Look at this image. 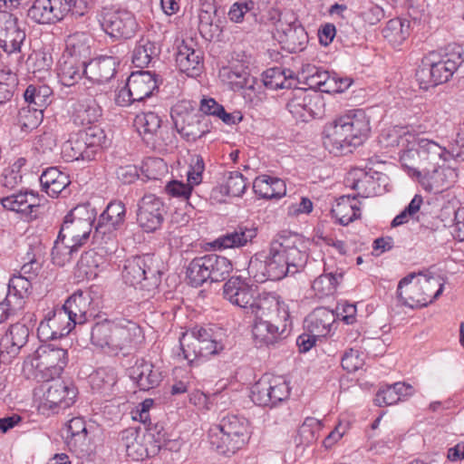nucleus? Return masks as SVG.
Here are the masks:
<instances>
[{
    "mask_svg": "<svg viewBox=\"0 0 464 464\" xmlns=\"http://www.w3.org/2000/svg\"><path fill=\"white\" fill-rule=\"evenodd\" d=\"M44 118V111L37 107L26 105L22 107L17 114V121L22 130H34L39 126Z\"/></svg>",
    "mask_w": 464,
    "mask_h": 464,
    "instance_id": "6e6d98bb",
    "label": "nucleus"
},
{
    "mask_svg": "<svg viewBox=\"0 0 464 464\" xmlns=\"http://www.w3.org/2000/svg\"><path fill=\"white\" fill-rule=\"evenodd\" d=\"M336 315L333 310L325 307L314 309L304 320L307 332L318 337L326 336L330 332Z\"/></svg>",
    "mask_w": 464,
    "mask_h": 464,
    "instance_id": "2f4dec72",
    "label": "nucleus"
},
{
    "mask_svg": "<svg viewBox=\"0 0 464 464\" xmlns=\"http://www.w3.org/2000/svg\"><path fill=\"white\" fill-rule=\"evenodd\" d=\"M415 273H411L400 280L397 297L402 305L417 308L427 306L438 299L443 292V284L434 276L425 277L423 281L413 282Z\"/></svg>",
    "mask_w": 464,
    "mask_h": 464,
    "instance_id": "39448f33",
    "label": "nucleus"
},
{
    "mask_svg": "<svg viewBox=\"0 0 464 464\" xmlns=\"http://www.w3.org/2000/svg\"><path fill=\"white\" fill-rule=\"evenodd\" d=\"M179 343L184 359L188 361L190 366L208 359L207 354L208 349L201 347L200 342L196 338V334H193V329L182 334L179 338Z\"/></svg>",
    "mask_w": 464,
    "mask_h": 464,
    "instance_id": "c9c22d12",
    "label": "nucleus"
},
{
    "mask_svg": "<svg viewBox=\"0 0 464 464\" xmlns=\"http://www.w3.org/2000/svg\"><path fill=\"white\" fill-rule=\"evenodd\" d=\"M413 172L415 173L414 178L425 191L437 194L444 189L443 179L445 174L443 169L439 167L424 172L420 170H414Z\"/></svg>",
    "mask_w": 464,
    "mask_h": 464,
    "instance_id": "49530a36",
    "label": "nucleus"
},
{
    "mask_svg": "<svg viewBox=\"0 0 464 464\" xmlns=\"http://www.w3.org/2000/svg\"><path fill=\"white\" fill-rule=\"evenodd\" d=\"M208 255L193 258L186 268L188 284L193 287L201 286L209 280Z\"/></svg>",
    "mask_w": 464,
    "mask_h": 464,
    "instance_id": "79ce46f5",
    "label": "nucleus"
},
{
    "mask_svg": "<svg viewBox=\"0 0 464 464\" xmlns=\"http://www.w3.org/2000/svg\"><path fill=\"white\" fill-rule=\"evenodd\" d=\"M255 314H260L274 326H278V332L284 338H286L290 334L292 322L290 320L288 307L284 303H280L274 295L267 293L262 294L259 305Z\"/></svg>",
    "mask_w": 464,
    "mask_h": 464,
    "instance_id": "2eb2a0df",
    "label": "nucleus"
},
{
    "mask_svg": "<svg viewBox=\"0 0 464 464\" xmlns=\"http://www.w3.org/2000/svg\"><path fill=\"white\" fill-rule=\"evenodd\" d=\"M88 304V298L82 292H77L72 295L59 309L63 310L69 321L76 326L86 322Z\"/></svg>",
    "mask_w": 464,
    "mask_h": 464,
    "instance_id": "e433bc0d",
    "label": "nucleus"
},
{
    "mask_svg": "<svg viewBox=\"0 0 464 464\" xmlns=\"http://www.w3.org/2000/svg\"><path fill=\"white\" fill-rule=\"evenodd\" d=\"M158 77L155 72L150 71L132 72L127 81L134 93V100L140 102L150 97L154 91L159 89Z\"/></svg>",
    "mask_w": 464,
    "mask_h": 464,
    "instance_id": "c85d7f7f",
    "label": "nucleus"
},
{
    "mask_svg": "<svg viewBox=\"0 0 464 464\" xmlns=\"http://www.w3.org/2000/svg\"><path fill=\"white\" fill-rule=\"evenodd\" d=\"M100 24L103 31L115 39L131 38L138 27L135 17L127 10L105 12L102 14Z\"/></svg>",
    "mask_w": 464,
    "mask_h": 464,
    "instance_id": "dca6fc26",
    "label": "nucleus"
},
{
    "mask_svg": "<svg viewBox=\"0 0 464 464\" xmlns=\"http://www.w3.org/2000/svg\"><path fill=\"white\" fill-rule=\"evenodd\" d=\"M267 19L276 29L275 37L282 48L289 53L304 50L308 44V34L292 10L271 9Z\"/></svg>",
    "mask_w": 464,
    "mask_h": 464,
    "instance_id": "20e7f679",
    "label": "nucleus"
},
{
    "mask_svg": "<svg viewBox=\"0 0 464 464\" xmlns=\"http://www.w3.org/2000/svg\"><path fill=\"white\" fill-rule=\"evenodd\" d=\"M92 155L95 158L97 152L106 145L107 138L104 130L97 125H92L79 130Z\"/></svg>",
    "mask_w": 464,
    "mask_h": 464,
    "instance_id": "864d4df0",
    "label": "nucleus"
},
{
    "mask_svg": "<svg viewBox=\"0 0 464 464\" xmlns=\"http://www.w3.org/2000/svg\"><path fill=\"white\" fill-rule=\"evenodd\" d=\"M148 436L151 440V453L156 455L160 450V445L169 438L167 431L162 423H150L147 428Z\"/></svg>",
    "mask_w": 464,
    "mask_h": 464,
    "instance_id": "69168bd1",
    "label": "nucleus"
},
{
    "mask_svg": "<svg viewBox=\"0 0 464 464\" xmlns=\"http://www.w3.org/2000/svg\"><path fill=\"white\" fill-rule=\"evenodd\" d=\"M320 422L314 418H306L298 430V435L295 438L297 445L308 446L317 440L314 428L319 429Z\"/></svg>",
    "mask_w": 464,
    "mask_h": 464,
    "instance_id": "680f3d73",
    "label": "nucleus"
},
{
    "mask_svg": "<svg viewBox=\"0 0 464 464\" xmlns=\"http://www.w3.org/2000/svg\"><path fill=\"white\" fill-rule=\"evenodd\" d=\"M342 278V273L323 274L314 280L312 288L319 297L328 296L335 292Z\"/></svg>",
    "mask_w": 464,
    "mask_h": 464,
    "instance_id": "8fccbe9b",
    "label": "nucleus"
},
{
    "mask_svg": "<svg viewBox=\"0 0 464 464\" xmlns=\"http://www.w3.org/2000/svg\"><path fill=\"white\" fill-rule=\"evenodd\" d=\"M57 76L63 85L73 86L83 76L87 78V64L62 55L57 66Z\"/></svg>",
    "mask_w": 464,
    "mask_h": 464,
    "instance_id": "7c9ffc66",
    "label": "nucleus"
},
{
    "mask_svg": "<svg viewBox=\"0 0 464 464\" xmlns=\"http://www.w3.org/2000/svg\"><path fill=\"white\" fill-rule=\"evenodd\" d=\"M126 208L120 200L111 201L100 215L92 235V242L105 249L112 251L114 246L115 231L124 223Z\"/></svg>",
    "mask_w": 464,
    "mask_h": 464,
    "instance_id": "0eeeda50",
    "label": "nucleus"
},
{
    "mask_svg": "<svg viewBox=\"0 0 464 464\" xmlns=\"http://www.w3.org/2000/svg\"><path fill=\"white\" fill-rule=\"evenodd\" d=\"M255 320L252 328L253 337L257 344L270 345L279 340L285 339L278 332V326H274L260 314H254Z\"/></svg>",
    "mask_w": 464,
    "mask_h": 464,
    "instance_id": "4c0bfd02",
    "label": "nucleus"
},
{
    "mask_svg": "<svg viewBox=\"0 0 464 464\" xmlns=\"http://www.w3.org/2000/svg\"><path fill=\"white\" fill-rule=\"evenodd\" d=\"M219 78L228 84L232 91L254 90L255 79L242 68L223 67L219 71Z\"/></svg>",
    "mask_w": 464,
    "mask_h": 464,
    "instance_id": "ea45409f",
    "label": "nucleus"
},
{
    "mask_svg": "<svg viewBox=\"0 0 464 464\" xmlns=\"http://www.w3.org/2000/svg\"><path fill=\"white\" fill-rule=\"evenodd\" d=\"M384 15L383 9L372 2H367L358 11V16L370 25L377 24Z\"/></svg>",
    "mask_w": 464,
    "mask_h": 464,
    "instance_id": "0e129e2a",
    "label": "nucleus"
},
{
    "mask_svg": "<svg viewBox=\"0 0 464 464\" xmlns=\"http://www.w3.org/2000/svg\"><path fill=\"white\" fill-rule=\"evenodd\" d=\"M120 58L113 55H101L91 59L87 64V79L96 83L108 82L116 73Z\"/></svg>",
    "mask_w": 464,
    "mask_h": 464,
    "instance_id": "a878e982",
    "label": "nucleus"
},
{
    "mask_svg": "<svg viewBox=\"0 0 464 464\" xmlns=\"http://www.w3.org/2000/svg\"><path fill=\"white\" fill-rule=\"evenodd\" d=\"M320 96H311L304 89H298L288 101L286 107L289 112L297 120L307 122L318 115Z\"/></svg>",
    "mask_w": 464,
    "mask_h": 464,
    "instance_id": "5701e85b",
    "label": "nucleus"
},
{
    "mask_svg": "<svg viewBox=\"0 0 464 464\" xmlns=\"http://www.w3.org/2000/svg\"><path fill=\"white\" fill-rule=\"evenodd\" d=\"M383 37L394 47L401 45L410 35V21L393 18L382 30Z\"/></svg>",
    "mask_w": 464,
    "mask_h": 464,
    "instance_id": "c03bdc74",
    "label": "nucleus"
},
{
    "mask_svg": "<svg viewBox=\"0 0 464 464\" xmlns=\"http://www.w3.org/2000/svg\"><path fill=\"white\" fill-rule=\"evenodd\" d=\"M256 289L240 276H231L223 285V296L230 304L237 305L247 314H255L261 295H255Z\"/></svg>",
    "mask_w": 464,
    "mask_h": 464,
    "instance_id": "f8f14e48",
    "label": "nucleus"
},
{
    "mask_svg": "<svg viewBox=\"0 0 464 464\" xmlns=\"http://www.w3.org/2000/svg\"><path fill=\"white\" fill-rule=\"evenodd\" d=\"M25 32L17 24L0 41V47L7 54H19L25 40Z\"/></svg>",
    "mask_w": 464,
    "mask_h": 464,
    "instance_id": "13d9d810",
    "label": "nucleus"
},
{
    "mask_svg": "<svg viewBox=\"0 0 464 464\" xmlns=\"http://www.w3.org/2000/svg\"><path fill=\"white\" fill-rule=\"evenodd\" d=\"M308 260L304 242L296 235L272 242L265 261H251L248 268L257 283L277 281L302 271Z\"/></svg>",
    "mask_w": 464,
    "mask_h": 464,
    "instance_id": "f257e3e1",
    "label": "nucleus"
},
{
    "mask_svg": "<svg viewBox=\"0 0 464 464\" xmlns=\"http://www.w3.org/2000/svg\"><path fill=\"white\" fill-rule=\"evenodd\" d=\"M30 335L29 328L24 324H12L1 339V346L10 358L15 357L27 343Z\"/></svg>",
    "mask_w": 464,
    "mask_h": 464,
    "instance_id": "c756f323",
    "label": "nucleus"
},
{
    "mask_svg": "<svg viewBox=\"0 0 464 464\" xmlns=\"http://www.w3.org/2000/svg\"><path fill=\"white\" fill-rule=\"evenodd\" d=\"M133 125L147 143L158 147L172 143L173 134L164 130L160 117L153 111L137 114Z\"/></svg>",
    "mask_w": 464,
    "mask_h": 464,
    "instance_id": "4468645a",
    "label": "nucleus"
},
{
    "mask_svg": "<svg viewBox=\"0 0 464 464\" xmlns=\"http://www.w3.org/2000/svg\"><path fill=\"white\" fill-rule=\"evenodd\" d=\"M294 72L290 69L273 67L266 69L263 73L264 85L273 91L290 89L294 83Z\"/></svg>",
    "mask_w": 464,
    "mask_h": 464,
    "instance_id": "a19ab883",
    "label": "nucleus"
},
{
    "mask_svg": "<svg viewBox=\"0 0 464 464\" xmlns=\"http://www.w3.org/2000/svg\"><path fill=\"white\" fill-rule=\"evenodd\" d=\"M370 122L362 110L349 111L324 127L323 144L335 156L345 155L363 143Z\"/></svg>",
    "mask_w": 464,
    "mask_h": 464,
    "instance_id": "f03ea898",
    "label": "nucleus"
},
{
    "mask_svg": "<svg viewBox=\"0 0 464 464\" xmlns=\"http://www.w3.org/2000/svg\"><path fill=\"white\" fill-rule=\"evenodd\" d=\"M32 288V280L21 276L14 275L8 284V294L5 300L12 302L11 298L14 297L18 301V305L22 304V299L28 295L30 289Z\"/></svg>",
    "mask_w": 464,
    "mask_h": 464,
    "instance_id": "5fc2aeb1",
    "label": "nucleus"
},
{
    "mask_svg": "<svg viewBox=\"0 0 464 464\" xmlns=\"http://www.w3.org/2000/svg\"><path fill=\"white\" fill-rule=\"evenodd\" d=\"M256 235L257 228L254 225L239 224L233 231L218 237L214 241V246L218 249L241 247L252 242Z\"/></svg>",
    "mask_w": 464,
    "mask_h": 464,
    "instance_id": "bb28decb",
    "label": "nucleus"
},
{
    "mask_svg": "<svg viewBox=\"0 0 464 464\" xmlns=\"http://www.w3.org/2000/svg\"><path fill=\"white\" fill-rule=\"evenodd\" d=\"M102 116L100 106L92 100L82 105V109L77 111V117L81 120L82 124H92L98 121Z\"/></svg>",
    "mask_w": 464,
    "mask_h": 464,
    "instance_id": "774afa93",
    "label": "nucleus"
},
{
    "mask_svg": "<svg viewBox=\"0 0 464 464\" xmlns=\"http://www.w3.org/2000/svg\"><path fill=\"white\" fill-rule=\"evenodd\" d=\"M166 213L160 198L153 194L145 195L138 204L137 221L145 232H154L161 227Z\"/></svg>",
    "mask_w": 464,
    "mask_h": 464,
    "instance_id": "f3484780",
    "label": "nucleus"
},
{
    "mask_svg": "<svg viewBox=\"0 0 464 464\" xmlns=\"http://www.w3.org/2000/svg\"><path fill=\"white\" fill-rule=\"evenodd\" d=\"M80 247L79 243H70V240H60L59 236L54 242L52 249V259L55 265L63 266L72 259V254L77 252Z\"/></svg>",
    "mask_w": 464,
    "mask_h": 464,
    "instance_id": "603ef678",
    "label": "nucleus"
},
{
    "mask_svg": "<svg viewBox=\"0 0 464 464\" xmlns=\"http://www.w3.org/2000/svg\"><path fill=\"white\" fill-rule=\"evenodd\" d=\"M253 190L262 198H281L285 195V182L278 178L267 175L258 176L253 182Z\"/></svg>",
    "mask_w": 464,
    "mask_h": 464,
    "instance_id": "72a5a7b5",
    "label": "nucleus"
},
{
    "mask_svg": "<svg viewBox=\"0 0 464 464\" xmlns=\"http://www.w3.org/2000/svg\"><path fill=\"white\" fill-rule=\"evenodd\" d=\"M66 8L65 0H34L27 15L37 24H53L64 18Z\"/></svg>",
    "mask_w": 464,
    "mask_h": 464,
    "instance_id": "6ab92c4d",
    "label": "nucleus"
},
{
    "mask_svg": "<svg viewBox=\"0 0 464 464\" xmlns=\"http://www.w3.org/2000/svg\"><path fill=\"white\" fill-rule=\"evenodd\" d=\"M43 381L44 382L43 385L44 407L59 412L75 402L77 389L72 382H65L59 377L49 380L43 379Z\"/></svg>",
    "mask_w": 464,
    "mask_h": 464,
    "instance_id": "9b49d317",
    "label": "nucleus"
},
{
    "mask_svg": "<svg viewBox=\"0 0 464 464\" xmlns=\"http://www.w3.org/2000/svg\"><path fill=\"white\" fill-rule=\"evenodd\" d=\"M74 327L63 310L54 308L40 322L37 336L41 342L53 341L68 335Z\"/></svg>",
    "mask_w": 464,
    "mask_h": 464,
    "instance_id": "a211bd4d",
    "label": "nucleus"
},
{
    "mask_svg": "<svg viewBox=\"0 0 464 464\" xmlns=\"http://www.w3.org/2000/svg\"><path fill=\"white\" fill-rule=\"evenodd\" d=\"M94 219V209L89 205L75 207L63 218L59 231L60 240L69 239L70 243H79L82 246L90 237Z\"/></svg>",
    "mask_w": 464,
    "mask_h": 464,
    "instance_id": "6e6552de",
    "label": "nucleus"
},
{
    "mask_svg": "<svg viewBox=\"0 0 464 464\" xmlns=\"http://www.w3.org/2000/svg\"><path fill=\"white\" fill-rule=\"evenodd\" d=\"M350 196L341 197L336 204L332 208L331 213L340 225L347 226L351 222L359 218L361 216V209L356 204L353 203Z\"/></svg>",
    "mask_w": 464,
    "mask_h": 464,
    "instance_id": "37998d69",
    "label": "nucleus"
},
{
    "mask_svg": "<svg viewBox=\"0 0 464 464\" xmlns=\"http://www.w3.org/2000/svg\"><path fill=\"white\" fill-rule=\"evenodd\" d=\"M307 86L309 89L331 93L334 88L333 76L330 75L329 72L319 69L315 76L309 80Z\"/></svg>",
    "mask_w": 464,
    "mask_h": 464,
    "instance_id": "338daca9",
    "label": "nucleus"
},
{
    "mask_svg": "<svg viewBox=\"0 0 464 464\" xmlns=\"http://www.w3.org/2000/svg\"><path fill=\"white\" fill-rule=\"evenodd\" d=\"M92 388L97 391H106L116 383V377L112 370L99 368L90 375Z\"/></svg>",
    "mask_w": 464,
    "mask_h": 464,
    "instance_id": "052dcab7",
    "label": "nucleus"
},
{
    "mask_svg": "<svg viewBox=\"0 0 464 464\" xmlns=\"http://www.w3.org/2000/svg\"><path fill=\"white\" fill-rule=\"evenodd\" d=\"M67 362V350L53 344L41 345L35 352L34 366L42 379L59 377Z\"/></svg>",
    "mask_w": 464,
    "mask_h": 464,
    "instance_id": "ddd939ff",
    "label": "nucleus"
},
{
    "mask_svg": "<svg viewBox=\"0 0 464 464\" xmlns=\"http://www.w3.org/2000/svg\"><path fill=\"white\" fill-rule=\"evenodd\" d=\"M2 206L8 210L21 213L25 218H35L40 207L38 198L34 192L14 193L0 198Z\"/></svg>",
    "mask_w": 464,
    "mask_h": 464,
    "instance_id": "393cba45",
    "label": "nucleus"
},
{
    "mask_svg": "<svg viewBox=\"0 0 464 464\" xmlns=\"http://www.w3.org/2000/svg\"><path fill=\"white\" fill-rule=\"evenodd\" d=\"M62 154L67 161L92 160L94 159L80 132L72 133L62 146Z\"/></svg>",
    "mask_w": 464,
    "mask_h": 464,
    "instance_id": "58836bf2",
    "label": "nucleus"
},
{
    "mask_svg": "<svg viewBox=\"0 0 464 464\" xmlns=\"http://www.w3.org/2000/svg\"><path fill=\"white\" fill-rule=\"evenodd\" d=\"M141 334V328L133 321L127 319L112 321L110 353H117L132 343H137Z\"/></svg>",
    "mask_w": 464,
    "mask_h": 464,
    "instance_id": "aec40b11",
    "label": "nucleus"
},
{
    "mask_svg": "<svg viewBox=\"0 0 464 464\" xmlns=\"http://www.w3.org/2000/svg\"><path fill=\"white\" fill-rule=\"evenodd\" d=\"M250 437L229 430L211 427L208 439L211 447L219 454L230 456L242 449Z\"/></svg>",
    "mask_w": 464,
    "mask_h": 464,
    "instance_id": "4be33fe9",
    "label": "nucleus"
},
{
    "mask_svg": "<svg viewBox=\"0 0 464 464\" xmlns=\"http://www.w3.org/2000/svg\"><path fill=\"white\" fill-rule=\"evenodd\" d=\"M87 429L82 418H72L66 428V441L69 446L77 447L85 442Z\"/></svg>",
    "mask_w": 464,
    "mask_h": 464,
    "instance_id": "4d7b16f0",
    "label": "nucleus"
},
{
    "mask_svg": "<svg viewBox=\"0 0 464 464\" xmlns=\"http://www.w3.org/2000/svg\"><path fill=\"white\" fill-rule=\"evenodd\" d=\"M42 188L49 196L57 197L70 183L69 176L57 167H50L39 178Z\"/></svg>",
    "mask_w": 464,
    "mask_h": 464,
    "instance_id": "f704fd0d",
    "label": "nucleus"
},
{
    "mask_svg": "<svg viewBox=\"0 0 464 464\" xmlns=\"http://www.w3.org/2000/svg\"><path fill=\"white\" fill-rule=\"evenodd\" d=\"M92 39L85 33L70 34L65 40V49L62 55L88 64L92 59Z\"/></svg>",
    "mask_w": 464,
    "mask_h": 464,
    "instance_id": "cd10ccee",
    "label": "nucleus"
},
{
    "mask_svg": "<svg viewBox=\"0 0 464 464\" xmlns=\"http://www.w3.org/2000/svg\"><path fill=\"white\" fill-rule=\"evenodd\" d=\"M212 427L250 437L248 420L245 417L237 414L227 413L221 417L218 424L213 425Z\"/></svg>",
    "mask_w": 464,
    "mask_h": 464,
    "instance_id": "3c124183",
    "label": "nucleus"
},
{
    "mask_svg": "<svg viewBox=\"0 0 464 464\" xmlns=\"http://www.w3.org/2000/svg\"><path fill=\"white\" fill-rule=\"evenodd\" d=\"M208 258L210 282L223 281L232 272L233 265L227 257L216 254H208Z\"/></svg>",
    "mask_w": 464,
    "mask_h": 464,
    "instance_id": "de8ad7c7",
    "label": "nucleus"
},
{
    "mask_svg": "<svg viewBox=\"0 0 464 464\" xmlns=\"http://www.w3.org/2000/svg\"><path fill=\"white\" fill-rule=\"evenodd\" d=\"M52 94L53 90L46 84H29L24 92V98L27 105L44 111L52 102Z\"/></svg>",
    "mask_w": 464,
    "mask_h": 464,
    "instance_id": "a18cd8bd",
    "label": "nucleus"
},
{
    "mask_svg": "<svg viewBox=\"0 0 464 464\" xmlns=\"http://www.w3.org/2000/svg\"><path fill=\"white\" fill-rule=\"evenodd\" d=\"M246 188V181L239 171L229 173L226 183V193L231 197H240Z\"/></svg>",
    "mask_w": 464,
    "mask_h": 464,
    "instance_id": "e2e57ef3",
    "label": "nucleus"
},
{
    "mask_svg": "<svg viewBox=\"0 0 464 464\" xmlns=\"http://www.w3.org/2000/svg\"><path fill=\"white\" fill-rule=\"evenodd\" d=\"M288 383L280 377L265 374L251 390L252 401L259 406L274 407L289 398Z\"/></svg>",
    "mask_w": 464,
    "mask_h": 464,
    "instance_id": "9d476101",
    "label": "nucleus"
},
{
    "mask_svg": "<svg viewBox=\"0 0 464 464\" xmlns=\"http://www.w3.org/2000/svg\"><path fill=\"white\" fill-rule=\"evenodd\" d=\"M129 375L140 391H149L159 386L163 378L160 367L144 359L136 361L129 369Z\"/></svg>",
    "mask_w": 464,
    "mask_h": 464,
    "instance_id": "b1692460",
    "label": "nucleus"
},
{
    "mask_svg": "<svg viewBox=\"0 0 464 464\" xmlns=\"http://www.w3.org/2000/svg\"><path fill=\"white\" fill-rule=\"evenodd\" d=\"M122 278L127 285L150 291L160 285L161 272L153 256H138L126 260Z\"/></svg>",
    "mask_w": 464,
    "mask_h": 464,
    "instance_id": "423d86ee",
    "label": "nucleus"
},
{
    "mask_svg": "<svg viewBox=\"0 0 464 464\" xmlns=\"http://www.w3.org/2000/svg\"><path fill=\"white\" fill-rule=\"evenodd\" d=\"M112 321L96 323L91 328V341L92 344L101 348H108L110 352Z\"/></svg>",
    "mask_w": 464,
    "mask_h": 464,
    "instance_id": "bf43d9fd",
    "label": "nucleus"
},
{
    "mask_svg": "<svg viewBox=\"0 0 464 464\" xmlns=\"http://www.w3.org/2000/svg\"><path fill=\"white\" fill-rule=\"evenodd\" d=\"M170 116L176 130L187 141H196L209 131L204 117L187 102L171 108Z\"/></svg>",
    "mask_w": 464,
    "mask_h": 464,
    "instance_id": "1a4fd4ad",
    "label": "nucleus"
},
{
    "mask_svg": "<svg viewBox=\"0 0 464 464\" xmlns=\"http://www.w3.org/2000/svg\"><path fill=\"white\" fill-rule=\"evenodd\" d=\"M463 63V48L460 45L450 44L439 53H430L416 71L420 88L429 90L447 82L460 70Z\"/></svg>",
    "mask_w": 464,
    "mask_h": 464,
    "instance_id": "7ed1b4c3",
    "label": "nucleus"
},
{
    "mask_svg": "<svg viewBox=\"0 0 464 464\" xmlns=\"http://www.w3.org/2000/svg\"><path fill=\"white\" fill-rule=\"evenodd\" d=\"M192 329L193 334H196V338L200 342L201 347L208 349L207 354L208 358L223 351L224 345L217 340L212 328L195 326Z\"/></svg>",
    "mask_w": 464,
    "mask_h": 464,
    "instance_id": "09e8293b",
    "label": "nucleus"
},
{
    "mask_svg": "<svg viewBox=\"0 0 464 464\" xmlns=\"http://www.w3.org/2000/svg\"><path fill=\"white\" fill-rule=\"evenodd\" d=\"M161 52L159 43L141 38L132 53V63L136 67L145 68L160 60Z\"/></svg>",
    "mask_w": 464,
    "mask_h": 464,
    "instance_id": "473e14b6",
    "label": "nucleus"
},
{
    "mask_svg": "<svg viewBox=\"0 0 464 464\" xmlns=\"http://www.w3.org/2000/svg\"><path fill=\"white\" fill-rule=\"evenodd\" d=\"M176 63L182 72L189 77H196L203 69V52L196 48L192 40L182 41L176 53Z\"/></svg>",
    "mask_w": 464,
    "mask_h": 464,
    "instance_id": "412c9836",
    "label": "nucleus"
}]
</instances>
